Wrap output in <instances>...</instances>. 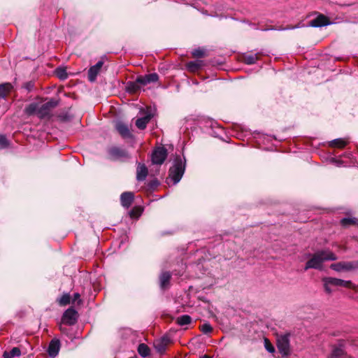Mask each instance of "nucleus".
Wrapping results in <instances>:
<instances>
[{
	"mask_svg": "<svg viewBox=\"0 0 358 358\" xmlns=\"http://www.w3.org/2000/svg\"><path fill=\"white\" fill-rule=\"evenodd\" d=\"M201 358H210L209 356L205 355Z\"/></svg>",
	"mask_w": 358,
	"mask_h": 358,
	"instance_id": "de8ad7c7",
	"label": "nucleus"
},
{
	"mask_svg": "<svg viewBox=\"0 0 358 358\" xmlns=\"http://www.w3.org/2000/svg\"><path fill=\"white\" fill-rule=\"evenodd\" d=\"M80 294L79 293H74L73 296V303H75L76 301H78V303H80L81 302V300L80 299Z\"/></svg>",
	"mask_w": 358,
	"mask_h": 358,
	"instance_id": "a19ab883",
	"label": "nucleus"
},
{
	"mask_svg": "<svg viewBox=\"0 0 358 358\" xmlns=\"http://www.w3.org/2000/svg\"><path fill=\"white\" fill-rule=\"evenodd\" d=\"M264 345L266 350L269 352H274L275 348L270 343L268 339L264 340Z\"/></svg>",
	"mask_w": 358,
	"mask_h": 358,
	"instance_id": "c9c22d12",
	"label": "nucleus"
},
{
	"mask_svg": "<svg viewBox=\"0 0 358 358\" xmlns=\"http://www.w3.org/2000/svg\"><path fill=\"white\" fill-rule=\"evenodd\" d=\"M295 27H285V28H281V29H279L278 30H287V29H294Z\"/></svg>",
	"mask_w": 358,
	"mask_h": 358,
	"instance_id": "a18cd8bd",
	"label": "nucleus"
},
{
	"mask_svg": "<svg viewBox=\"0 0 358 358\" xmlns=\"http://www.w3.org/2000/svg\"><path fill=\"white\" fill-rule=\"evenodd\" d=\"M192 317L188 315H183L177 318V323L180 326H184L190 324Z\"/></svg>",
	"mask_w": 358,
	"mask_h": 358,
	"instance_id": "bb28decb",
	"label": "nucleus"
},
{
	"mask_svg": "<svg viewBox=\"0 0 358 358\" xmlns=\"http://www.w3.org/2000/svg\"><path fill=\"white\" fill-rule=\"evenodd\" d=\"M289 336L288 334H282L278 337L277 347L280 353L282 355H287L289 350Z\"/></svg>",
	"mask_w": 358,
	"mask_h": 358,
	"instance_id": "39448f33",
	"label": "nucleus"
},
{
	"mask_svg": "<svg viewBox=\"0 0 358 358\" xmlns=\"http://www.w3.org/2000/svg\"><path fill=\"white\" fill-rule=\"evenodd\" d=\"M108 155L113 160H124L129 158L128 152L118 147H112L108 150Z\"/></svg>",
	"mask_w": 358,
	"mask_h": 358,
	"instance_id": "20e7f679",
	"label": "nucleus"
},
{
	"mask_svg": "<svg viewBox=\"0 0 358 358\" xmlns=\"http://www.w3.org/2000/svg\"><path fill=\"white\" fill-rule=\"evenodd\" d=\"M9 142L4 135H0V149H4L8 147Z\"/></svg>",
	"mask_w": 358,
	"mask_h": 358,
	"instance_id": "72a5a7b5",
	"label": "nucleus"
},
{
	"mask_svg": "<svg viewBox=\"0 0 358 358\" xmlns=\"http://www.w3.org/2000/svg\"><path fill=\"white\" fill-rule=\"evenodd\" d=\"M38 107L37 103H32L26 107L25 112L27 115H30L34 114L35 113L38 114Z\"/></svg>",
	"mask_w": 358,
	"mask_h": 358,
	"instance_id": "c85d7f7f",
	"label": "nucleus"
},
{
	"mask_svg": "<svg viewBox=\"0 0 358 358\" xmlns=\"http://www.w3.org/2000/svg\"><path fill=\"white\" fill-rule=\"evenodd\" d=\"M204 50L200 48L195 49L192 52V55L195 57H201L204 55Z\"/></svg>",
	"mask_w": 358,
	"mask_h": 358,
	"instance_id": "e433bc0d",
	"label": "nucleus"
},
{
	"mask_svg": "<svg viewBox=\"0 0 358 358\" xmlns=\"http://www.w3.org/2000/svg\"><path fill=\"white\" fill-rule=\"evenodd\" d=\"M336 259L337 257L336 255L329 250L318 251L306 262L305 270L309 268L321 269L323 262L329 260L334 261Z\"/></svg>",
	"mask_w": 358,
	"mask_h": 358,
	"instance_id": "f03ea898",
	"label": "nucleus"
},
{
	"mask_svg": "<svg viewBox=\"0 0 358 358\" xmlns=\"http://www.w3.org/2000/svg\"><path fill=\"white\" fill-rule=\"evenodd\" d=\"M166 157V149L163 147H159L153 150L151 156V161L153 164L162 165Z\"/></svg>",
	"mask_w": 358,
	"mask_h": 358,
	"instance_id": "7ed1b4c3",
	"label": "nucleus"
},
{
	"mask_svg": "<svg viewBox=\"0 0 358 358\" xmlns=\"http://www.w3.org/2000/svg\"><path fill=\"white\" fill-rule=\"evenodd\" d=\"M258 59L257 54L245 55L243 57L244 62L247 64H255Z\"/></svg>",
	"mask_w": 358,
	"mask_h": 358,
	"instance_id": "c756f323",
	"label": "nucleus"
},
{
	"mask_svg": "<svg viewBox=\"0 0 358 358\" xmlns=\"http://www.w3.org/2000/svg\"><path fill=\"white\" fill-rule=\"evenodd\" d=\"M216 124V123H215V122H211V124H210V126H211V127H213V124Z\"/></svg>",
	"mask_w": 358,
	"mask_h": 358,
	"instance_id": "09e8293b",
	"label": "nucleus"
},
{
	"mask_svg": "<svg viewBox=\"0 0 358 358\" xmlns=\"http://www.w3.org/2000/svg\"><path fill=\"white\" fill-rule=\"evenodd\" d=\"M171 273L168 271H164L159 276L160 286L162 289H166L169 284Z\"/></svg>",
	"mask_w": 358,
	"mask_h": 358,
	"instance_id": "a211bd4d",
	"label": "nucleus"
},
{
	"mask_svg": "<svg viewBox=\"0 0 358 358\" xmlns=\"http://www.w3.org/2000/svg\"><path fill=\"white\" fill-rule=\"evenodd\" d=\"M59 349V341L58 339H53L50 341L48 348V355H50V357L54 358L58 355Z\"/></svg>",
	"mask_w": 358,
	"mask_h": 358,
	"instance_id": "f8f14e48",
	"label": "nucleus"
},
{
	"mask_svg": "<svg viewBox=\"0 0 358 358\" xmlns=\"http://www.w3.org/2000/svg\"><path fill=\"white\" fill-rule=\"evenodd\" d=\"M152 117V115L151 113H147L142 117L138 118L136 121V126L139 129H145L148 123L150 121Z\"/></svg>",
	"mask_w": 358,
	"mask_h": 358,
	"instance_id": "dca6fc26",
	"label": "nucleus"
},
{
	"mask_svg": "<svg viewBox=\"0 0 358 358\" xmlns=\"http://www.w3.org/2000/svg\"><path fill=\"white\" fill-rule=\"evenodd\" d=\"M272 29H266L265 30L266 31H268V30H271Z\"/></svg>",
	"mask_w": 358,
	"mask_h": 358,
	"instance_id": "8fccbe9b",
	"label": "nucleus"
},
{
	"mask_svg": "<svg viewBox=\"0 0 358 358\" xmlns=\"http://www.w3.org/2000/svg\"><path fill=\"white\" fill-rule=\"evenodd\" d=\"M345 356V352L341 347H335L331 352L330 358H343Z\"/></svg>",
	"mask_w": 358,
	"mask_h": 358,
	"instance_id": "b1692460",
	"label": "nucleus"
},
{
	"mask_svg": "<svg viewBox=\"0 0 358 358\" xmlns=\"http://www.w3.org/2000/svg\"><path fill=\"white\" fill-rule=\"evenodd\" d=\"M59 329L63 334H66L67 332L66 328L63 327L62 325L59 326Z\"/></svg>",
	"mask_w": 358,
	"mask_h": 358,
	"instance_id": "37998d69",
	"label": "nucleus"
},
{
	"mask_svg": "<svg viewBox=\"0 0 358 358\" xmlns=\"http://www.w3.org/2000/svg\"><path fill=\"white\" fill-rule=\"evenodd\" d=\"M330 162L331 163L336 164V162H338V160L336 159V158L332 157V158H331Z\"/></svg>",
	"mask_w": 358,
	"mask_h": 358,
	"instance_id": "c03bdc74",
	"label": "nucleus"
},
{
	"mask_svg": "<svg viewBox=\"0 0 358 358\" xmlns=\"http://www.w3.org/2000/svg\"><path fill=\"white\" fill-rule=\"evenodd\" d=\"M329 24V19L323 15H318L316 18L310 22V25L313 27H321Z\"/></svg>",
	"mask_w": 358,
	"mask_h": 358,
	"instance_id": "ddd939ff",
	"label": "nucleus"
},
{
	"mask_svg": "<svg viewBox=\"0 0 358 358\" xmlns=\"http://www.w3.org/2000/svg\"><path fill=\"white\" fill-rule=\"evenodd\" d=\"M51 109L48 107V106L44 103L38 108V116L40 118H43L48 116L50 113Z\"/></svg>",
	"mask_w": 358,
	"mask_h": 358,
	"instance_id": "412c9836",
	"label": "nucleus"
},
{
	"mask_svg": "<svg viewBox=\"0 0 358 358\" xmlns=\"http://www.w3.org/2000/svg\"><path fill=\"white\" fill-rule=\"evenodd\" d=\"M159 80V76L156 73H150L144 76H138L137 82L143 86H145L151 83H155Z\"/></svg>",
	"mask_w": 358,
	"mask_h": 358,
	"instance_id": "0eeeda50",
	"label": "nucleus"
},
{
	"mask_svg": "<svg viewBox=\"0 0 358 358\" xmlns=\"http://www.w3.org/2000/svg\"><path fill=\"white\" fill-rule=\"evenodd\" d=\"M200 329L204 334H207L213 331V327L208 322H205L200 327Z\"/></svg>",
	"mask_w": 358,
	"mask_h": 358,
	"instance_id": "2f4dec72",
	"label": "nucleus"
},
{
	"mask_svg": "<svg viewBox=\"0 0 358 358\" xmlns=\"http://www.w3.org/2000/svg\"><path fill=\"white\" fill-rule=\"evenodd\" d=\"M57 301L62 306H66L71 302V296L69 293H64L60 298L57 299Z\"/></svg>",
	"mask_w": 358,
	"mask_h": 358,
	"instance_id": "a878e982",
	"label": "nucleus"
},
{
	"mask_svg": "<svg viewBox=\"0 0 358 358\" xmlns=\"http://www.w3.org/2000/svg\"><path fill=\"white\" fill-rule=\"evenodd\" d=\"M339 287H348V288H355V285L352 283L351 281L349 280H340V286Z\"/></svg>",
	"mask_w": 358,
	"mask_h": 358,
	"instance_id": "f704fd0d",
	"label": "nucleus"
},
{
	"mask_svg": "<svg viewBox=\"0 0 358 358\" xmlns=\"http://www.w3.org/2000/svg\"><path fill=\"white\" fill-rule=\"evenodd\" d=\"M342 163H343V162H342V161L338 160V162H336V164H336L337 166H340L342 164Z\"/></svg>",
	"mask_w": 358,
	"mask_h": 358,
	"instance_id": "49530a36",
	"label": "nucleus"
},
{
	"mask_svg": "<svg viewBox=\"0 0 358 358\" xmlns=\"http://www.w3.org/2000/svg\"><path fill=\"white\" fill-rule=\"evenodd\" d=\"M45 103L48 106V107L50 109H52L57 106V101L54 99H51V100L45 102Z\"/></svg>",
	"mask_w": 358,
	"mask_h": 358,
	"instance_id": "58836bf2",
	"label": "nucleus"
},
{
	"mask_svg": "<svg viewBox=\"0 0 358 358\" xmlns=\"http://www.w3.org/2000/svg\"><path fill=\"white\" fill-rule=\"evenodd\" d=\"M78 320V312L73 308H68L63 314L62 322L68 325H73Z\"/></svg>",
	"mask_w": 358,
	"mask_h": 358,
	"instance_id": "423d86ee",
	"label": "nucleus"
},
{
	"mask_svg": "<svg viewBox=\"0 0 358 358\" xmlns=\"http://www.w3.org/2000/svg\"><path fill=\"white\" fill-rule=\"evenodd\" d=\"M185 158L180 156H176L173 160V166L169 171V178L166 179V183L169 185V180L173 181V185L180 182L185 171Z\"/></svg>",
	"mask_w": 358,
	"mask_h": 358,
	"instance_id": "f257e3e1",
	"label": "nucleus"
},
{
	"mask_svg": "<svg viewBox=\"0 0 358 358\" xmlns=\"http://www.w3.org/2000/svg\"><path fill=\"white\" fill-rule=\"evenodd\" d=\"M155 346L157 351L161 354L163 353L166 350L165 345L161 343L155 344Z\"/></svg>",
	"mask_w": 358,
	"mask_h": 358,
	"instance_id": "4c0bfd02",
	"label": "nucleus"
},
{
	"mask_svg": "<svg viewBox=\"0 0 358 358\" xmlns=\"http://www.w3.org/2000/svg\"><path fill=\"white\" fill-rule=\"evenodd\" d=\"M134 195L131 192H123L120 196L121 204L124 208H129L132 204Z\"/></svg>",
	"mask_w": 358,
	"mask_h": 358,
	"instance_id": "9d476101",
	"label": "nucleus"
},
{
	"mask_svg": "<svg viewBox=\"0 0 358 358\" xmlns=\"http://www.w3.org/2000/svg\"><path fill=\"white\" fill-rule=\"evenodd\" d=\"M12 88L13 86L9 83L0 84V99H5Z\"/></svg>",
	"mask_w": 358,
	"mask_h": 358,
	"instance_id": "6ab92c4d",
	"label": "nucleus"
},
{
	"mask_svg": "<svg viewBox=\"0 0 358 358\" xmlns=\"http://www.w3.org/2000/svg\"><path fill=\"white\" fill-rule=\"evenodd\" d=\"M159 185V182L158 181L157 179H154V180H151L149 183V186L152 189L157 187Z\"/></svg>",
	"mask_w": 358,
	"mask_h": 358,
	"instance_id": "ea45409f",
	"label": "nucleus"
},
{
	"mask_svg": "<svg viewBox=\"0 0 358 358\" xmlns=\"http://www.w3.org/2000/svg\"><path fill=\"white\" fill-rule=\"evenodd\" d=\"M203 64L201 60L191 61L187 64V68L191 72H196L202 67Z\"/></svg>",
	"mask_w": 358,
	"mask_h": 358,
	"instance_id": "aec40b11",
	"label": "nucleus"
},
{
	"mask_svg": "<svg viewBox=\"0 0 358 358\" xmlns=\"http://www.w3.org/2000/svg\"><path fill=\"white\" fill-rule=\"evenodd\" d=\"M340 280L341 279L335 278H324L323 279L324 282V287L325 291L327 293H331L332 290L331 289V286H336L339 287L340 286Z\"/></svg>",
	"mask_w": 358,
	"mask_h": 358,
	"instance_id": "4468645a",
	"label": "nucleus"
},
{
	"mask_svg": "<svg viewBox=\"0 0 358 358\" xmlns=\"http://www.w3.org/2000/svg\"><path fill=\"white\" fill-rule=\"evenodd\" d=\"M56 74L57 77L62 80H64L67 78L66 71L63 68H57L56 69Z\"/></svg>",
	"mask_w": 358,
	"mask_h": 358,
	"instance_id": "473e14b6",
	"label": "nucleus"
},
{
	"mask_svg": "<svg viewBox=\"0 0 358 358\" xmlns=\"http://www.w3.org/2000/svg\"><path fill=\"white\" fill-rule=\"evenodd\" d=\"M138 352L141 357H145L150 355V348L147 345L141 343L138 347Z\"/></svg>",
	"mask_w": 358,
	"mask_h": 358,
	"instance_id": "cd10ccee",
	"label": "nucleus"
},
{
	"mask_svg": "<svg viewBox=\"0 0 358 358\" xmlns=\"http://www.w3.org/2000/svg\"><path fill=\"white\" fill-rule=\"evenodd\" d=\"M330 268L336 271H350L355 268L352 262H338L332 264Z\"/></svg>",
	"mask_w": 358,
	"mask_h": 358,
	"instance_id": "2eb2a0df",
	"label": "nucleus"
},
{
	"mask_svg": "<svg viewBox=\"0 0 358 358\" xmlns=\"http://www.w3.org/2000/svg\"><path fill=\"white\" fill-rule=\"evenodd\" d=\"M24 87L28 90L31 91L34 87V84L31 82L27 83L24 85Z\"/></svg>",
	"mask_w": 358,
	"mask_h": 358,
	"instance_id": "79ce46f5",
	"label": "nucleus"
},
{
	"mask_svg": "<svg viewBox=\"0 0 358 358\" xmlns=\"http://www.w3.org/2000/svg\"><path fill=\"white\" fill-rule=\"evenodd\" d=\"M141 86L142 85L140 84V83L137 82L136 78L135 81H129L127 83L126 90L129 93H136L140 90Z\"/></svg>",
	"mask_w": 358,
	"mask_h": 358,
	"instance_id": "f3484780",
	"label": "nucleus"
},
{
	"mask_svg": "<svg viewBox=\"0 0 358 358\" xmlns=\"http://www.w3.org/2000/svg\"><path fill=\"white\" fill-rule=\"evenodd\" d=\"M103 62L99 61L95 65L91 66L88 70V80L90 82H94L96 79V76L99 73L101 67L103 66Z\"/></svg>",
	"mask_w": 358,
	"mask_h": 358,
	"instance_id": "6e6552de",
	"label": "nucleus"
},
{
	"mask_svg": "<svg viewBox=\"0 0 358 358\" xmlns=\"http://www.w3.org/2000/svg\"><path fill=\"white\" fill-rule=\"evenodd\" d=\"M348 141L343 138H336L334 140H332L329 145L331 147H337L339 148H344L347 144Z\"/></svg>",
	"mask_w": 358,
	"mask_h": 358,
	"instance_id": "5701e85b",
	"label": "nucleus"
},
{
	"mask_svg": "<svg viewBox=\"0 0 358 358\" xmlns=\"http://www.w3.org/2000/svg\"><path fill=\"white\" fill-rule=\"evenodd\" d=\"M357 222L356 218H352V217H345L343 218L341 221L342 225L343 226H348L350 224H356Z\"/></svg>",
	"mask_w": 358,
	"mask_h": 358,
	"instance_id": "7c9ffc66",
	"label": "nucleus"
},
{
	"mask_svg": "<svg viewBox=\"0 0 358 358\" xmlns=\"http://www.w3.org/2000/svg\"><path fill=\"white\" fill-rule=\"evenodd\" d=\"M21 355V351L20 348L15 347L13 348L10 351H5L3 354V358H13L15 357H20Z\"/></svg>",
	"mask_w": 358,
	"mask_h": 358,
	"instance_id": "4be33fe9",
	"label": "nucleus"
},
{
	"mask_svg": "<svg viewBox=\"0 0 358 358\" xmlns=\"http://www.w3.org/2000/svg\"><path fill=\"white\" fill-rule=\"evenodd\" d=\"M143 211V208L142 207L135 206L129 212V214L131 218L137 219L141 215Z\"/></svg>",
	"mask_w": 358,
	"mask_h": 358,
	"instance_id": "393cba45",
	"label": "nucleus"
},
{
	"mask_svg": "<svg viewBox=\"0 0 358 358\" xmlns=\"http://www.w3.org/2000/svg\"><path fill=\"white\" fill-rule=\"evenodd\" d=\"M115 129L124 138H129L132 136L128 126L122 122H117L115 124Z\"/></svg>",
	"mask_w": 358,
	"mask_h": 358,
	"instance_id": "1a4fd4ad",
	"label": "nucleus"
},
{
	"mask_svg": "<svg viewBox=\"0 0 358 358\" xmlns=\"http://www.w3.org/2000/svg\"><path fill=\"white\" fill-rule=\"evenodd\" d=\"M148 170L144 164L137 162L136 180L138 181H144L148 176Z\"/></svg>",
	"mask_w": 358,
	"mask_h": 358,
	"instance_id": "9b49d317",
	"label": "nucleus"
}]
</instances>
